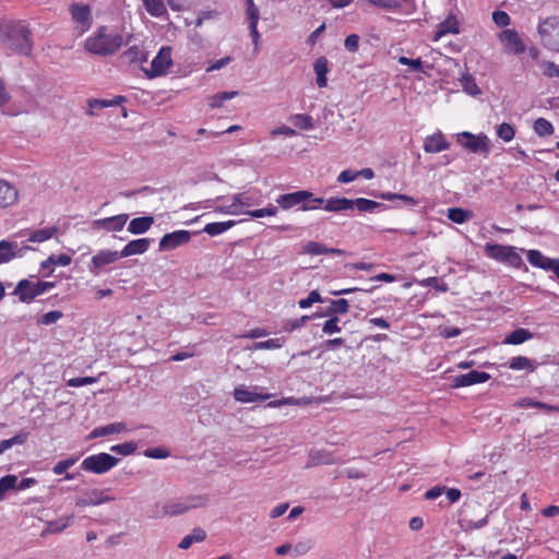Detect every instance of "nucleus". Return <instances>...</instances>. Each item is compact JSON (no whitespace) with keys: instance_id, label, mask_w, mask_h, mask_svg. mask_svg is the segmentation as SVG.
I'll list each match as a JSON object with an SVG mask.
<instances>
[{"instance_id":"f257e3e1","label":"nucleus","mask_w":559,"mask_h":559,"mask_svg":"<svg viewBox=\"0 0 559 559\" xmlns=\"http://www.w3.org/2000/svg\"><path fill=\"white\" fill-rule=\"evenodd\" d=\"M0 43L12 52L29 56L33 50V34L22 21L3 22L0 25Z\"/></svg>"},{"instance_id":"f03ea898","label":"nucleus","mask_w":559,"mask_h":559,"mask_svg":"<svg viewBox=\"0 0 559 559\" xmlns=\"http://www.w3.org/2000/svg\"><path fill=\"white\" fill-rule=\"evenodd\" d=\"M123 45V37L117 32H110L107 26H99L94 36L85 40V49L98 56L114 55Z\"/></svg>"},{"instance_id":"7ed1b4c3","label":"nucleus","mask_w":559,"mask_h":559,"mask_svg":"<svg viewBox=\"0 0 559 559\" xmlns=\"http://www.w3.org/2000/svg\"><path fill=\"white\" fill-rule=\"evenodd\" d=\"M207 503V498L203 496H190L182 500H173L163 506L156 504L152 518L176 516L186 513L187 511Z\"/></svg>"},{"instance_id":"20e7f679","label":"nucleus","mask_w":559,"mask_h":559,"mask_svg":"<svg viewBox=\"0 0 559 559\" xmlns=\"http://www.w3.org/2000/svg\"><path fill=\"white\" fill-rule=\"evenodd\" d=\"M540 43L548 49L559 50V17L549 16L538 25Z\"/></svg>"},{"instance_id":"39448f33","label":"nucleus","mask_w":559,"mask_h":559,"mask_svg":"<svg viewBox=\"0 0 559 559\" xmlns=\"http://www.w3.org/2000/svg\"><path fill=\"white\" fill-rule=\"evenodd\" d=\"M485 253L487 257L500 262L508 263L513 267H520L523 263L522 258L515 251V248L511 246L486 243Z\"/></svg>"},{"instance_id":"423d86ee","label":"nucleus","mask_w":559,"mask_h":559,"mask_svg":"<svg viewBox=\"0 0 559 559\" xmlns=\"http://www.w3.org/2000/svg\"><path fill=\"white\" fill-rule=\"evenodd\" d=\"M312 198V192L307 190H299L292 193H285L276 199V203L283 210H290L297 207L301 211L316 210L317 206H309V200Z\"/></svg>"},{"instance_id":"0eeeda50","label":"nucleus","mask_w":559,"mask_h":559,"mask_svg":"<svg viewBox=\"0 0 559 559\" xmlns=\"http://www.w3.org/2000/svg\"><path fill=\"white\" fill-rule=\"evenodd\" d=\"M118 459L108 453L90 455L83 460L81 468L95 474H104L117 465Z\"/></svg>"},{"instance_id":"6e6552de","label":"nucleus","mask_w":559,"mask_h":559,"mask_svg":"<svg viewBox=\"0 0 559 559\" xmlns=\"http://www.w3.org/2000/svg\"><path fill=\"white\" fill-rule=\"evenodd\" d=\"M171 51V47L163 46L152 60L150 68H142L145 75L153 79L166 74L173 64Z\"/></svg>"},{"instance_id":"1a4fd4ad","label":"nucleus","mask_w":559,"mask_h":559,"mask_svg":"<svg viewBox=\"0 0 559 559\" xmlns=\"http://www.w3.org/2000/svg\"><path fill=\"white\" fill-rule=\"evenodd\" d=\"M461 144L473 153H485L488 154L490 150L489 140L486 135H474L469 132H463L460 134Z\"/></svg>"},{"instance_id":"9d476101","label":"nucleus","mask_w":559,"mask_h":559,"mask_svg":"<svg viewBox=\"0 0 559 559\" xmlns=\"http://www.w3.org/2000/svg\"><path fill=\"white\" fill-rule=\"evenodd\" d=\"M108 490L100 489H91L84 491L80 497L75 500V506L83 508L88 506H99L102 503L110 502L115 500L114 497L107 495Z\"/></svg>"},{"instance_id":"9b49d317","label":"nucleus","mask_w":559,"mask_h":559,"mask_svg":"<svg viewBox=\"0 0 559 559\" xmlns=\"http://www.w3.org/2000/svg\"><path fill=\"white\" fill-rule=\"evenodd\" d=\"M191 239V233L188 230H176L165 234L159 240V251L174 250L188 243Z\"/></svg>"},{"instance_id":"f8f14e48","label":"nucleus","mask_w":559,"mask_h":559,"mask_svg":"<svg viewBox=\"0 0 559 559\" xmlns=\"http://www.w3.org/2000/svg\"><path fill=\"white\" fill-rule=\"evenodd\" d=\"M69 12L72 20L81 25L83 32L90 28L92 24V10L88 4L72 2L69 5Z\"/></svg>"},{"instance_id":"ddd939ff","label":"nucleus","mask_w":559,"mask_h":559,"mask_svg":"<svg viewBox=\"0 0 559 559\" xmlns=\"http://www.w3.org/2000/svg\"><path fill=\"white\" fill-rule=\"evenodd\" d=\"M32 247H20L16 242L9 240L0 241V264L8 263L15 258H22L27 250Z\"/></svg>"},{"instance_id":"4468645a","label":"nucleus","mask_w":559,"mask_h":559,"mask_svg":"<svg viewBox=\"0 0 559 559\" xmlns=\"http://www.w3.org/2000/svg\"><path fill=\"white\" fill-rule=\"evenodd\" d=\"M38 286L39 285L37 282H32L29 280H22L15 286L13 294L19 296V299L22 302L28 304L32 300H34L37 296L41 295Z\"/></svg>"},{"instance_id":"2eb2a0df","label":"nucleus","mask_w":559,"mask_h":559,"mask_svg":"<svg viewBox=\"0 0 559 559\" xmlns=\"http://www.w3.org/2000/svg\"><path fill=\"white\" fill-rule=\"evenodd\" d=\"M490 379V374L484 371L473 370L468 373L456 376L452 379L451 388L469 386L484 383Z\"/></svg>"},{"instance_id":"dca6fc26","label":"nucleus","mask_w":559,"mask_h":559,"mask_svg":"<svg viewBox=\"0 0 559 559\" xmlns=\"http://www.w3.org/2000/svg\"><path fill=\"white\" fill-rule=\"evenodd\" d=\"M120 258L121 255L118 251L102 250L92 258L90 271L94 275H98L102 267L116 262Z\"/></svg>"},{"instance_id":"f3484780","label":"nucleus","mask_w":559,"mask_h":559,"mask_svg":"<svg viewBox=\"0 0 559 559\" xmlns=\"http://www.w3.org/2000/svg\"><path fill=\"white\" fill-rule=\"evenodd\" d=\"M527 260L532 265L554 273L559 265V259L547 258L538 250H528Z\"/></svg>"},{"instance_id":"a211bd4d","label":"nucleus","mask_w":559,"mask_h":559,"mask_svg":"<svg viewBox=\"0 0 559 559\" xmlns=\"http://www.w3.org/2000/svg\"><path fill=\"white\" fill-rule=\"evenodd\" d=\"M128 218V214H119L111 217L96 219L93 225L95 228H103L107 231H119L124 227Z\"/></svg>"},{"instance_id":"6ab92c4d","label":"nucleus","mask_w":559,"mask_h":559,"mask_svg":"<svg viewBox=\"0 0 559 559\" xmlns=\"http://www.w3.org/2000/svg\"><path fill=\"white\" fill-rule=\"evenodd\" d=\"M500 39L510 52L519 55L525 51V45L519 34L513 29L503 31L500 35Z\"/></svg>"},{"instance_id":"aec40b11","label":"nucleus","mask_w":559,"mask_h":559,"mask_svg":"<svg viewBox=\"0 0 559 559\" xmlns=\"http://www.w3.org/2000/svg\"><path fill=\"white\" fill-rule=\"evenodd\" d=\"M152 240L150 238H140L135 240H131L128 242L124 248L120 251L121 258H127L135 254H143L146 252L151 246Z\"/></svg>"},{"instance_id":"412c9836","label":"nucleus","mask_w":559,"mask_h":559,"mask_svg":"<svg viewBox=\"0 0 559 559\" xmlns=\"http://www.w3.org/2000/svg\"><path fill=\"white\" fill-rule=\"evenodd\" d=\"M17 197V190L8 181L0 179V207L13 205Z\"/></svg>"},{"instance_id":"4be33fe9","label":"nucleus","mask_w":559,"mask_h":559,"mask_svg":"<svg viewBox=\"0 0 559 559\" xmlns=\"http://www.w3.org/2000/svg\"><path fill=\"white\" fill-rule=\"evenodd\" d=\"M449 146V142L441 133L427 136L424 143V150L427 153H439L441 151L448 150Z\"/></svg>"},{"instance_id":"5701e85b","label":"nucleus","mask_w":559,"mask_h":559,"mask_svg":"<svg viewBox=\"0 0 559 559\" xmlns=\"http://www.w3.org/2000/svg\"><path fill=\"white\" fill-rule=\"evenodd\" d=\"M304 253L308 254H335V255H343L346 252L342 249L337 248H329L325 245L317 241H309L305 248Z\"/></svg>"},{"instance_id":"b1692460","label":"nucleus","mask_w":559,"mask_h":559,"mask_svg":"<svg viewBox=\"0 0 559 559\" xmlns=\"http://www.w3.org/2000/svg\"><path fill=\"white\" fill-rule=\"evenodd\" d=\"M154 224L153 216H141L130 221L128 231L133 235H141L146 233Z\"/></svg>"},{"instance_id":"393cba45","label":"nucleus","mask_w":559,"mask_h":559,"mask_svg":"<svg viewBox=\"0 0 559 559\" xmlns=\"http://www.w3.org/2000/svg\"><path fill=\"white\" fill-rule=\"evenodd\" d=\"M234 397L236 401L241 403H251L257 401H265L270 397L269 394H259L250 391L243 386L236 388L234 391Z\"/></svg>"},{"instance_id":"a878e982","label":"nucleus","mask_w":559,"mask_h":559,"mask_svg":"<svg viewBox=\"0 0 559 559\" xmlns=\"http://www.w3.org/2000/svg\"><path fill=\"white\" fill-rule=\"evenodd\" d=\"M127 430L124 423H111L106 426L96 427L91 433L90 439L105 437L114 433H120Z\"/></svg>"},{"instance_id":"bb28decb","label":"nucleus","mask_w":559,"mask_h":559,"mask_svg":"<svg viewBox=\"0 0 559 559\" xmlns=\"http://www.w3.org/2000/svg\"><path fill=\"white\" fill-rule=\"evenodd\" d=\"M337 461L334 455L325 450L311 451L309 454L308 466L332 465Z\"/></svg>"},{"instance_id":"cd10ccee","label":"nucleus","mask_w":559,"mask_h":559,"mask_svg":"<svg viewBox=\"0 0 559 559\" xmlns=\"http://www.w3.org/2000/svg\"><path fill=\"white\" fill-rule=\"evenodd\" d=\"M314 72L317 74V85L319 87H325L328 85L326 74L329 72V61L325 57H319L313 64Z\"/></svg>"},{"instance_id":"c85d7f7f","label":"nucleus","mask_w":559,"mask_h":559,"mask_svg":"<svg viewBox=\"0 0 559 559\" xmlns=\"http://www.w3.org/2000/svg\"><path fill=\"white\" fill-rule=\"evenodd\" d=\"M324 210L328 212H344L352 210V200L345 197L330 198L326 200Z\"/></svg>"},{"instance_id":"c756f323","label":"nucleus","mask_w":559,"mask_h":559,"mask_svg":"<svg viewBox=\"0 0 559 559\" xmlns=\"http://www.w3.org/2000/svg\"><path fill=\"white\" fill-rule=\"evenodd\" d=\"M357 209L359 212H373L377 209H386L388 206L383 203L365 199L357 198L352 200V210Z\"/></svg>"},{"instance_id":"7c9ffc66","label":"nucleus","mask_w":559,"mask_h":559,"mask_svg":"<svg viewBox=\"0 0 559 559\" xmlns=\"http://www.w3.org/2000/svg\"><path fill=\"white\" fill-rule=\"evenodd\" d=\"M459 32L460 29L456 19L454 16H449L438 25L435 39L438 40L447 34H457Z\"/></svg>"},{"instance_id":"2f4dec72","label":"nucleus","mask_w":559,"mask_h":559,"mask_svg":"<svg viewBox=\"0 0 559 559\" xmlns=\"http://www.w3.org/2000/svg\"><path fill=\"white\" fill-rule=\"evenodd\" d=\"M121 59L129 64L143 63L146 61V53L138 46H132L121 55Z\"/></svg>"},{"instance_id":"473e14b6","label":"nucleus","mask_w":559,"mask_h":559,"mask_svg":"<svg viewBox=\"0 0 559 559\" xmlns=\"http://www.w3.org/2000/svg\"><path fill=\"white\" fill-rule=\"evenodd\" d=\"M533 337V333L526 329L519 328L511 332L503 341L504 344L519 345Z\"/></svg>"},{"instance_id":"72a5a7b5","label":"nucleus","mask_w":559,"mask_h":559,"mask_svg":"<svg viewBox=\"0 0 559 559\" xmlns=\"http://www.w3.org/2000/svg\"><path fill=\"white\" fill-rule=\"evenodd\" d=\"M474 216L473 212L469 210L461 209V207H451L448 210L447 217L456 224H463L472 219Z\"/></svg>"},{"instance_id":"f704fd0d","label":"nucleus","mask_w":559,"mask_h":559,"mask_svg":"<svg viewBox=\"0 0 559 559\" xmlns=\"http://www.w3.org/2000/svg\"><path fill=\"white\" fill-rule=\"evenodd\" d=\"M73 516L61 518L47 523L46 528L41 533V536L46 534H56L64 531L72 522Z\"/></svg>"},{"instance_id":"c9c22d12","label":"nucleus","mask_w":559,"mask_h":559,"mask_svg":"<svg viewBox=\"0 0 559 559\" xmlns=\"http://www.w3.org/2000/svg\"><path fill=\"white\" fill-rule=\"evenodd\" d=\"M235 225H236L235 221L210 223V224L205 225V227L203 228V231L210 236H217V235L228 230L229 228H231Z\"/></svg>"},{"instance_id":"e433bc0d","label":"nucleus","mask_w":559,"mask_h":559,"mask_svg":"<svg viewBox=\"0 0 559 559\" xmlns=\"http://www.w3.org/2000/svg\"><path fill=\"white\" fill-rule=\"evenodd\" d=\"M348 309H349V304L346 299L344 298H341V299H336V300H332L330 302V307L326 309V312L323 313V314H314L316 317H323V316H329V314H336V313H340V314H344V313H347L348 312Z\"/></svg>"},{"instance_id":"4c0bfd02","label":"nucleus","mask_w":559,"mask_h":559,"mask_svg":"<svg viewBox=\"0 0 559 559\" xmlns=\"http://www.w3.org/2000/svg\"><path fill=\"white\" fill-rule=\"evenodd\" d=\"M58 233V227L52 226L49 228H43L34 230L29 234L28 240L32 242H43L50 239Z\"/></svg>"},{"instance_id":"58836bf2","label":"nucleus","mask_w":559,"mask_h":559,"mask_svg":"<svg viewBox=\"0 0 559 559\" xmlns=\"http://www.w3.org/2000/svg\"><path fill=\"white\" fill-rule=\"evenodd\" d=\"M146 11L155 17L163 16L167 10L163 0H143Z\"/></svg>"},{"instance_id":"ea45409f","label":"nucleus","mask_w":559,"mask_h":559,"mask_svg":"<svg viewBox=\"0 0 559 559\" xmlns=\"http://www.w3.org/2000/svg\"><path fill=\"white\" fill-rule=\"evenodd\" d=\"M509 367L513 370L526 369L531 372L534 371L535 369L533 361L524 356H516L511 358V360L509 361Z\"/></svg>"},{"instance_id":"a19ab883","label":"nucleus","mask_w":559,"mask_h":559,"mask_svg":"<svg viewBox=\"0 0 559 559\" xmlns=\"http://www.w3.org/2000/svg\"><path fill=\"white\" fill-rule=\"evenodd\" d=\"M27 436L28 435L26 432H20L10 439L2 440L0 442V454L4 453L7 450H9L15 444L25 443L27 440Z\"/></svg>"},{"instance_id":"79ce46f5","label":"nucleus","mask_w":559,"mask_h":559,"mask_svg":"<svg viewBox=\"0 0 559 559\" xmlns=\"http://www.w3.org/2000/svg\"><path fill=\"white\" fill-rule=\"evenodd\" d=\"M293 124L300 130L313 129L312 117L305 114H297L290 118Z\"/></svg>"},{"instance_id":"37998d69","label":"nucleus","mask_w":559,"mask_h":559,"mask_svg":"<svg viewBox=\"0 0 559 559\" xmlns=\"http://www.w3.org/2000/svg\"><path fill=\"white\" fill-rule=\"evenodd\" d=\"M379 198L382 200H386V201L402 200L408 206H415L418 204V200L414 199L413 197L406 195V194L383 192V193L379 194Z\"/></svg>"},{"instance_id":"c03bdc74","label":"nucleus","mask_w":559,"mask_h":559,"mask_svg":"<svg viewBox=\"0 0 559 559\" xmlns=\"http://www.w3.org/2000/svg\"><path fill=\"white\" fill-rule=\"evenodd\" d=\"M534 130L540 136L550 135L554 132L552 124L545 118H538L534 122Z\"/></svg>"},{"instance_id":"a18cd8bd","label":"nucleus","mask_w":559,"mask_h":559,"mask_svg":"<svg viewBox=\"0 0 559 559\" xmlns=\"http://www.w3.org/2000/svg\"><path fill=\"white\" fill-rule=\"evenodd\" d=\"M285 337L271 338L253 344V349H274L281 348L285 343Z\"/></svg>"},{"instance_id":"49530a36","label":"nucleus","mask_w":559,"mask_h":559,"mask_svg":"<svg viewBox=\"0 0 559 559\" xmlns=\"http://www.w3.org/2000/svg\"><path fill=\"white\" fill-rule=\"evenodd\" d=\"M497 135L504 142H510L515 135V130L510 123L503 122L498 126Z\"/></svg>"},{"instance_id":"de8ad7c7","label":"nucleus","mask_w":559,"mask_h":559,"mask_svg":"<svg viewBox=\"0 0 559 559\" xmlns=\"http://www.w3.org/2000/svg\"><path fill=\"white\" fill-rule=\"evenodd\" d=\"M17 477L15 475H7L0 479V499L11 489L16 488Z\"/></svg>"},{"instance_id":"09e8293b","label":"nucleus","mask_w":559,"mask_h":559,"mask_svg":"<svg viewBox=\"0 0 559 559\" xmlns=\"http://www.w3.org/2000/svg\"><path fill=\"white\" fill-rule=\"evenodd\" d=\"M87 105H88L87 115H90V116H96L98 110L104 109L106 107H110V103L108 100L95 99V98L88 99Z\"/></svg>"},{"instance_id":"8fccbe9b","label":"nucleus","mask_w":559,"mask_h":559,"mask_svg":"<svg viewBox=\"0 0 559 559\" xmlns=\"http://www.w3.org/2000/svg\"><path fill=\"white\" fill-rule=\"evenodd\" d=\"M78 461V457H74V456H71L69 459H66V460H62V461H59L53 467H52V472L56 474V475H61L63 473L67 472L68 468H70L71 466H73Z\"/></svg>"},{"instance_id":"3c124183","label":"nucleus","mask_w":559,"mask_h":559,"mask_svg":"<svg viewBox=\"0 0 559 559\" xmlns=\"http://www.w3.org/2000/svg\"><path fill=\"white\" fill-rule=\"evenodd\" d=\"M277 211H278L277 206L269 205L265 209L248 211V212H246V214L250 215L253 218H260V217H264V216H274V215H276Z\"/></svg>"},{"instance_id":"603ef678","label":"nucleus","mask_w":559,"mask_h":559,"mask_svg":"<svg viewBox=\"0 0 559 559\" xmlns=\"http://www.w3.org/2000/svg\"><path fill=\"white\" fill-rule=\"evenodd\" d=\"M136 443L134 442H124L121 444L112 445L110 451L121 455H130L136 450Z\"/></svg>"},{"instance_id":"864d4df0","label":"nucleus","mask_w":559,"mask_h":559,"mask_svg":"<svg viewBox=\"0 0 559 559\" xmlns=\"http://www.w3.org/2000/svg\"><path fill=\"white\" fill-rule=\"evenodd\" d=\"M234 205L236 206H252L255 204L253 198L248 193H237L233 195Z\"/></svg>"},{"instance_id":"5fc2aeb1","label":"nucleus","mask_w":559,"mask_h":559,"mask_svg":"<svg viewBox=\"0 0 559 559\" xmlns=\"http://www.w3.org/2000/svg\"><path fill=\"white\" fill-rule=\"evenodd\" d=\"M322 297L318 290H312L307 298H302L298 301L300 308L306 309L312 306L314 302H322Z\"/></svg>"},{"instance_id":"6e6d98bb","label":"nucleus","mask_w":559,"mask_h":559,"mask_svg":"<svg viewBox=\"0 0 559 559\" xmlns=\"http://www.w3.org/2000/svg\"><path fill=\"white\" fill-rule=\"evenodd\" d=\"M462 86H463L464 91L466 93H468L469 95L475 96V95L480 94V90L477 86L475 80L472 76H469V75L468 76H464L462 79Z\"/></svg>"},{"instance_id":"4d7b16f0","label":"nucleus","mask_w":559,"mask_h":559,"mask_svg":"<svg viewBox=\"0 0 559 559\" xmlns=\"http://www.w3.org/2000/svg\"><path fill=\"white\" fill-rule=\"evenodd\" d=\"M340 319L334 316L326 320L322 326V332L325 334H333L341 331V326L338 325Z\"/></svg>"},{"instance_id":"13d9d810","label":"nucleus","mask_w":559,"mask_h":559,"mask_svg":"<svg viewBox=\"0 0 559 559\" xmlns=\"http://www.w3.org/2000/svg\"><path fill=\"white\" fill-rule=\"evenodd\" d=\"M63 317V313L59 310H52L47 313H45L40 319L39 323L45 325H50L52 323H56L59 319Z\"/></svg>"},{"instance_id":"bf43d9fd","label":"nucleus","mask_w":559,"mask_h":559,"mask_svg":"<svg viewBox=\"0 0 559 559\" xmlns=\"http://www.w3.org/2000/svg\"><path fill=\"white\" fill-rule=\"evenodd\" d=\"M247 17L250 24H258L259 21V9L254 4L253 0H247Z\"/></svg>"},{"instance_id":"052dcab7","label":"nucleus","mask_w":559,"mask_h":559,"mask_svg":"<svg viewBox=\"0 0 559 559\" xmlns=\"http://www.w3.org/2000/svg\"><path fill=\"white\" fill-rule=\"evenodd\" d=\"M543 73L548 78H559V66L552 61H544L542 63Z\"/></svg>"},{"instance_id":"680f3d73","label":"nucleus","mask_w":559,"mask_h":559,"mask_svg":"<svg viewBox=\"0 0 559 559\" xmlns=\"http://www.w3.org/2000/svg\"><path fill=\"white\" fill-rule=\"evenodd\" d=\"M399 62L401 64L409 66L413 71L415 72H423L424 71V64L420 59H411L407 57H400Z\"/></svg>"},{"instance_id":"e2e57ef3","label":"nucleus","mask_w":559,"mask_h":559,"mask_svg":"<svg viewBox=\"0 0 559 559\" xmlns=\"http://www.w3.org/2000/svg\"><path fill=\"white\" fill-rule=\"evenodd\" d=\"M359 36L357 34L348 35L344 40V47L349 52H356L359 48Z\"/></svg>"},{"instance_id":"0e129e2a","label":"nucleus","mask_w":559,"mask_h":559,"mask_svg":"<svg viewBox=\"0 0 559 559\" xmlns=\"http://www.w3.org/2000/svg\"><path fill=\"white\" fill-rule=\"evenodd\" d=\"M312 548V544L310 540H302L297 543L295 546H292V552L294 556L306 555Z\"/></svg>"},{"instance_id":"69168bd1","label":"nucleus","mask_w":559,"mask_h":559,"mask_svg":"<svg viewBox=\"0 0 559 559\" xmlns=\"http://www.w3.org/2000/svg\"><path fill=\"white\" fill-rule=\"evenodd\" d=\"M492 20L500 27H504L510 24V16L504 11H495L492 13Z\"/></svg>"},{"instance_id":"338daca9","label":"nucleus","mask_w":559,"mask_h":559,"mask_svg":"<svg viewBox=\"0 0 559 559\" xmlns=\"http://www.w3.org/2000/svg\"><path fill=\"white\" fill-rule=\"evenodd\" d=\"M144 455L151 459H166L169 455V452L163 448H153L147 449L144 452Z\"/></svg>"},{"instance_id":"774afa93","label":"nucleus","mask_w":559,"mask_h":559,"mask_svg":"<svg viewBox=\"0 0 559 559\" xmlns=\"http://www.w3.org/2000/svg\"><path fill=\"white\" fill-rule=\"evenodd\" d=\"M356 178H358V174L356 170L346 169L338 175L337 181L341 183H348L354 181Z\"/></svg>"}]
</instances>
